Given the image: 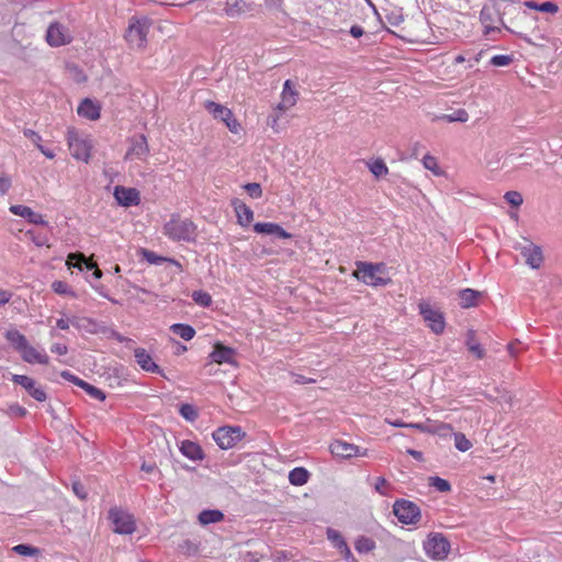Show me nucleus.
I'll use <instances>...</instances> for the list:
<instances>
[{"label":"nucleus","mask_w":562,"mask_h":562,"mask_svg":"<svg viewBox=\"0 0 562 562\" xmlns=\"http://www.w3.org/2000/svg\"><path fill=\"white\" fill-rule=\"evenodd\" d=\"M244 189L254 199H259L262 195L261 186L257 182L247 183L244 186Z\"/></svg>","instance_id":"obj_45"},{"label":"nucleus","mask_w":562,"mask_h":562,"mask_svg":"<svg viewBox=\"0 0 562 562\" xmlns=\"http://www.w3.org/2000/svg\"><path fill=\"white\" fill-rule=\"evenodd\" d=\"M86 262L89 260L81 252H71L68 255L67 265L69 267L78 268L79 270L86 269Z\"/></svg>","instance_id":"obj_34"},{"label":"nucleus","mask_w":562,"mask_h":562,"mask_svg":"<svg viewBox=\"0 0 562 562\" xmlns=\"http://www.w3.org/2000/svg\"><path fill=\"white\" fill-rule=\"evenodd\" d=\"M170 330L181 337L184 340H191L195 335V329L188 324H173L170 326Z\"/></svg>","instance_id":"obj_32"},{"label":"nucleus","mask_w":562,"mask_h":562,"mask_svg":"<svg viewBox=\"0 0 562 562\" xmlns=\"http://www.w3.org/2000/svg\"><path fill=\"white\" fill-rule=\"evenodd\" d=\"M109 518L113 524V531L120 535H131L135 531L134 517L127 512L120 508H111Z\"/></svg>","instance_id":"obj_5"},{"label":"nucleus","mask_w":562,"mask_h":562,"mask_svg":"<svg viewBox=\"0 0 562 562\" xmlns=\"http://www.w3.org/2000/svg\"><path fill=\"white\" fill-rule=\"evenodd\" d=\"M60 376L69 382H72L74 384L78 385L80 389H83L91 397L99 400V401L105 400V393L102 390L79 379L78 376L74 375L69 371H61Z\"/></svg>","instance_id":"obj_16"},{"label":"nucleus","mask_w":562,"mask_h":562,"mask_svg":"<svg viewBox=\"0 0 562 562\" xmlns=\"http://www.w3.org/2000/svg\"><path fill=\"white\" fill-rule=\"evenodd\" d=\"M27 235L31 236L32 238V241L38 246V247H42V246H46L47 245V238L45 236H42V235H34L33 231H27L26 233Z\"/></svg>","instance_id":"obj_55"},{"label":"nucleus","mask_w":562,"mask_h":562,"mask_svg":"<svg viewBox=\"0 0 562 562\" xmlns=\"http://www.w3.org/2000/svg\"><path fill=\"white\" fill-rule=\"evenodd\" d=\"M165 234L173 240L194 241L196 226L191 220H182L179 216L172 217L165 224Z\"/></svg>","instance_id":"obj_1"},{"label":"nucleus","mask_w":562,"mask_h":562,"mask_svg":"<svg viewBox=\"0 0 562 562\" xmlns=\"http://www.w3.org/2000/svg\"><path fill=\"white\" fill-rule=\"evenodd\" d=\"M424 549L428 557L434 560H442L447 557L450 550L448 539L441 533H431L424 543Z\"/></svg>","instance_id":"obj_6"},{"label":"nucleus","mask_w":562,"mask_h":562,"mask_svg":"<svg viewBox=\"0 0 562 562\" xmlns=\"http://www.w3.org/2000/svg\"><path fill=\"white\" fill-rule=\"evenodd\" d=\"M68 351L67 347L65 345L55 344L52 346V352H55L57 355H66Z\"/></svg>","instance_id":"obj_62"},{"label":"nucleus","mask_w":562,"mask_h":562,"mask_svg":"<svg viewBox=\"0 0 562 562\" xmlns=\"http://www.w3.org/2000/svg\"><path fill=\"white\" fill-rule=\"evenodd\" d=\"M525 5L527 8H530V9L537 10V11H541V12H547V13H557L559 10L558 5L552 1H546L542 3L527 1V2H525Z\"/></svg>","instance_id":"obj_33"},{"label":"nucleus","mask_w":562,"mask_h":562,"mask_svg":"<svg viewBox=\"0 0 562 562\" xmlns=\"http://www.w3.org/2000/svg\"><path fill=\"white\" fill-rule=\"evenodd\" d=\"M447 122H461L464 123L469 120V114L465 110L459 109L453 114H446L441 117Z\"/></svg>","instance_id":"obj_43"},{"label":"nucleus","mask_w":562,"mask_h":562,"mask_svg":"<svg viewBox=\"0 0 562 562\" xmlns=\"http://www.w3.org/2000/svg\"><path fill=\"white\" fill-rule=\"evenodd\" d=\"M180 451L183 456L193 461H201L204 459L202 448L191 440H183L180 445Z\"/></svg>","instance_id":"obj_23"},{"label":"nucleus","mask_w":562,"mask_h":562,"mask_svg":"<svg viewBox=\"0 0 562 562\" xmlns=\"http://www.w3.org/2000/svg\"><path fill=\"white\" fill-rule=\"evenodd\" d=\"M205 109L213 115L214 119L224 122L232 133L238 132L240 124L234 117L233 112L228 108L213 101H206Z\"/></svg>","instance_id":"obj_9"},{"label":"nucleus","mask_w":562,"mask_h":562,"mask_svg":"<svg viewBox=\"0 0 562 562\" xmlns=\"http://www.w3.org/2000/svg\"><path fill=\"white\" fill-rule=\"evenodd\" d=\"M69 324H71L72 326L80 327V319L79 318H72V319L59 318L56 322L57 327L63 330L68 329Z\"/></svg>","instance_id":"obj_51"},{"label":"nucleus","mask_w":562,"mask_h":562,"mask_svg":"<svg viewBox=\"0 0 562 562\" xmlns=\"http://www.w3.org/2000/svg\"><path fill=\"white\" fill-rule=\"evenodd\" d=\"M423 164L426 169L431 170L435 175L440 173V169L435 157L426 155L423 159Z\"/></svg>","instance_id":"obj_47"},{"label":"nucleus","mask_w":562,"mask_h":562,"mask_svg":"<svg viewBox=\"0 0 562 562\" xmlns=\"http://www.w3.org/2000/svg\"><path fill=\"white\" fill-rule=\"evenodd\" d=\"M68 146L69 150L78 160L88 161L90 158L91 144L90 140L80 138L78 133L74 130L68 131Z\"/></svg>","instance_id":"obj_10"},{"label":"nucleus","mask_w":562,"mask_h":562,"mask_svg":"<svg viewBox=\"0 0 562 562\" xmlns=\"http://www.w3.org/2000/svg\"><path fill=\"white\" fill-rule=\"evenodd\" d=\"M245 5V2L243 0H237L233 4H227L225 8V12L228 16H236L241 12L243 7Z\"/></svg>","instance_id":"obj_46"},{"label":"nucleus","mask_w":562,"mask_h":562,"mask_svg":"<svg viewBox=\"0 0 562 562\" xmlns=\"http://www.w3.org/2000/svg\"><path fill=\"white\" fill-rule=\"evenodd\" d=\"M86 269L92 270V277L97 280L102 277V271L98 268L97 263L93 261L86 262Z\"/></svg>","instance_id":"obj_58"},{"label":"nucleus","mask_w":562,"mask_h":562,"mask_svg":"<svg viewBox=\"0 0 562 562\" xmlns=\"http://www.w3.org/2000/svg\"><path fill=\"white\" fill-rule=\"evenodd\" d=\"M495 10L488 5H484L480 12V20L482 24L485 26V34H488L494 31H499L498 27L492 26V23L495 21Z\"/></svg>","instance_id":"obj_27"},{"label":"nucleus","mask_w":562,"mask_h":562,"mask_svg":"<svg viewBox=\"0 0 562 562\" xmlns=\"http://www.w3.org/2000/svg\"><path fill=\"white\" fill-rule=\"evenodd\" d=\"M452 431V427L449 424H439L434 426V434H438L440 436H446Z\"/></svg>","instance_id":"obj_57"},{"label":"nucleus","mask_w":562,"mask_h":562,"mask_svg":"<svg viewBox=\"0 0 562 562\" xmlns=\"http://www.w3.org/2000/svg\"><path fill=\"white\" fill-rule=\"evenodd\" d=\"M12 381L15 384L21 385L34 400L38 402L46 401V392L42 387L36 386V382L32 378L27 375L14 374L12 376Z\"/></svg>","instance_id":"obj_12"},{"label":"nucleus","mask_w":562,"mask_h":562,"mask_svg":"<svg viewBox=\"0 0 562 562\" xmlns=\"http://www.w3.org/2000/svg\"><path fill=\"white\" fill-rule=\"evenodd\" d=\"M271 235L278 237V238H282V239H285V238H291L292 235L290 233H288L286 231H284L279 224L274 223L273 224V228L271 231Z\"/></svg>","instance_id":"obj_53"},{"label":"nucleus","mask_w":562,"mask_h":562,"mask_svg":"<svg viewBox=\"0 0 562 562\" xmlns=\"http://www.w3.org/2000/svg\"><path fill=\"white\" fill-rule=\"evenodd\" d=\"M72 491L80 499H85L87 497L86 488L80 482L72 483Z\"/></svg>","instance_id":"obj_56"},{"label":"nucleus","mask_w":562,"mask_h":562,"mask_svg":"<svg viewBox=\"0 0 562 562\" xmlns=\"http://www.w3.org/2000/svg\"><path fill=\"white\" fill-rule=\"evenodd\" d=\"M179 413L184 419L189 422H194L199 416L198 411L193 405L190 404H182L179 408Z\"/></svg>","instance_id":"obj_41"},{"label":"nucleus","mask_w":562,"mask_h":562,"mask_svg":"<svg viewBox=\"0 0 562 562\" xmlns=\"http://www.w3.org/2000/svg\"><path fill=\"white\" fill-rule=\"evenodd\" d=\"M326 535L328 540H330L333 546L338 550L345 548V546L347 544L340 532L333 528H327Z\"/></svg>","instance_id":"obj_39"},{"label":"nucleus","mask_w":562,"mask_h":562,"mask_svg":"<svg viewBox=\"0 0 562 562\" xmlns=\"http://www.w3.org/2000/svg\"><path fill=\"white\" fill-rule=\"evenodd\" d=\"M522 239L524 243H517L514 248L520 252L527 266L531 269H540L544 261L542 248L528 238Z\"/></svg>","instance_id":"obj_3"},{"label":"nucleus","mask_w":562,"mask_h":562,"mask_svg":"<svg viewBox=\"0 0 562 562\" xmlns=\"http://www.w3.org/2000/svg\"><path fill=\"white\" fill-rule=\"evenodd\" d=\"M339 551L347 562H350L352 559H355L348 544H346L345 548L339 549Z\"/></svg>","instance_id":"obj_63"},{"label":"nucleus","mask_w":562,"mask_h":562,"mask_svg":"<svg viewBox=\"0 0 562 562\" xmlns=\"http://www.w3.org/2000/svg\"><path fill=\"white\" fill-rule=\"evenodd\" d=\"M329 449L333 456L340 457L342 459H348L353 456H366L368 451L367 449L361 451L358 446L348 443L342 440H335L330 445Z\"/></svg>","instance_id":"obj_15"},{"label":"nucleus","mask_w":562,"mask_h":562,"mask_svg":"<svg viewBox=\"0 0 562 562\" xmlns=\"http://www.w3.org/2000/svg\"><path fill=\"white\" fill-rule=\"evenodd\" d=\"M4 337L18 352H21L29 345L26 337L18 329L7 330Z\"/></svg>","instance_id":"obj_26"},{"label":"nucleus","mask_w":562,"mask_h":562,"mask_svg":"<svg viewBox=\"0 0 562 562\" xmlns=\"http://www.w3.org/2000/svg\"><path fill=\"white\" fill-rule=\"evenodd\" d=\"M387 484V481L384 477H379L375 483V491L381 495H386L385 491H383V486Z\"/></svg>","instance_id":"obj_61"},{"label":"nucleus","mask_w":562,"mask_h":562,"mask_svg":"<svg viewBox=\"0 0 562 562\" xmlns=\"http://www.w3.org/2000/svg\"><path fill=\"white\" fill-rule=\"evenodd\" d=\"M239 426H223L213 432V439L221 449H229L245 437Z\"/></svg>","instance_id":"obj_4"},{"label":"nucleus","mask_w":562,"mask_h":562,"mask_svg":"<svg viewBox=\"0 0 562 562\" xmlns=\"http://www.w3.org/2000/svg\"><path fill=\"white\" fill-rule=\"evenodd\" d=\"M273 224L274 223H256L254 225V231L257 233V234H263V235H271V231L273 228Z\"/></svg>","instance_id":"obj_50"},{"label":"nucleus","mask_w":562,"mask_h":562,"mask_svg":"<svg viewBox=\"0 0 562 562\" xmlns=\"http://www.w3.org/2000/svg\"><path fill=\"white\" fill-rule=\"evenodd\" d=\"M10 412H11L12 415L18 416V417H23L27 413V411L24 407H22V406H20L18 404L11 405L10 406Z\"/></svg>","instance_id":"obj_60"},{"label":"nucleus","mask_w":562,"mask_h":562,"mask_svg":"<svg viewBox=\"0 0 562 562\" xmlns=\"http://www.w3.org/2000/svg\"><path fill=\"white\" fill-rule=\"evenodd\" d=\"M349 32L356 38L362 36L364 33L363 29L359 25H352Z\"/></svg>","instance_id":"obj_64"},{"label":"nucleus","mask_w":562,"mask_h":562,"mask_svg":"<svg viewBox=\"0 0 562 562\" xmlns=\"http://www.w3.org/2000/svg\"><path fill=\"white\" fill-rule=\"evenodd\" d=\"M297 100V92L293 88V83L291 80H286L283 85V91H282V100L278 104L277 109L279 111H285L293 105H295Z\"/></svg>","instance_id":"obj_22"},{"label":"nucleus","mask_w":562,"mask_h":562,"mask_svg":"<svg viewBox=\"0 0 562 562\" xmlns=\"http://www.w3.org/2000/svg\"><path fill=\"white\" fill-rule=\"evenodd\" d=\"M11 188V179L7 176L0 177V194H5Z\"/></svg>","instance_id":"obj_59"},{"label":"nucleus","mask_w":562,"mask_h":562,"mask_svg":"<svg viewBox=\"0 0 562 562\" xmlns=\"http://www.w3.org/2000/svg\"><path fill=\"white\" fill-rule=\"evenodd\" d=\"M418 307L420 315L423 316L424 321L428 323L430 329L437 335L443 333L446 324L442 313L434 310L426 302H420Z\"/></svg>","instance_id":"obj_11"},{"label":"nucleus","mask_w":562,"mask_h":562,"mask_svg":"<svg viewBox=\"0 0 562 562\" xmlns=\"http://www.w3.org/2000/svg\"><path fill=\"white\" fill-rule=\"evenodd\" d=\"M355 548L359 553H368L375 548V542L371 538L360 536L356 540Z\"/></svg>","instance_id":"obj_35"},{"label":"nucleus","mask_w":562,"mask_h":562,"mask_svg":"<svg viewBox=\"0 0 562 562\" xmlns=\"http://www.w3.org/2000/svg\"><path fill=\"white\" fill-rule=\"evenodd\" d=\"M149 153L147 138L145 135H135L131 138V146L124 157L125 160L134 158L144 159Z\"/></svg>","instance_id":"obj_13"},{"label":"nucleus","mask_w":562,"mask_h":562,"mask_svg":"<svg viewBox=\"0 0 562 562\" xmlns=\"http://www.w3.org/2000/svg\"><path fill=\"white\" fill-rule=\"evenodd\" d=\"M9 210L12 214L26 218L31 224L48 226V222L45 221L41 214L35 213L29 206L16 204L11 205Z\"/></svg>","instance_id":"obj_19"},{"label":"nucleus","mask_w":562,"mask_h":562,"mask_svg":"<svg viewBox=\"0 0 562 562\" xmlns=\"http://www.w3.org/2000/svg\"><path fill=\"white\" fill-rule=\"evenodd\" d=\"M150 23L147 19L144 20H135L130 23V26L126 31L125 38L127 42L137 48L144 47L147 41V33L149 30Z\"/></svg>","instance_id":"obj_7"},{"label":"nucleus","mask_w":562,"mask_h":562,"mask_svg":"<svg viewBox=\"0 0 562 562\" xmlns=\"http://www.w3.org/2000/svg\"><path fill=\"white\" fill-rule=\"evenodd\" d=\"M358 280L372 286H384L391 282L390 278H382L373 271L372 263L359 261L352 273Z\"/></svg>","instance_id":"obj_8"},{"label":"nucleus","mask_w":562,"mask_h":562,"mask_svg":"<svg viewBox=\"0 0 562 562\" xmlns=\"http://www.w3.org/2000/svg\"><path fill=\"white\" fill-rule=\"evenodd\" d=\"M114 198L122 206H132L139 203V192L134 188L117 186L114 189Z\"/></svg>","instance_id":"obj_17"},{"label":"nucleus","mask_w":562,"mask_h":562,"mask_svg":"<svg viewBox=\"0 0 562 562\" xmlns=\"http://www.w3.org/2000/svg\"><path fill=\"white\" fill-rule=\"evenodd\" d=\"M134 356L137 364L143 370L164 375L162 370L153 361L151 356L144 348L135 349Z\"/></svg>","instance_id":"obj_20"},{"label":"nucleus","mask_w":562,"mask_h":562,"mask_svg":"<svg viewBox=\"0 0 562 562\" xmlns=\"http://www.w3.org/2000/svg\"><path fill=\"white\" fill-rule=\"evenodd\" d=\"M52 288H53L54 292H56L58 294H68V293L72 294V292L69 290L68 284L64 281H54L52 284Z\"/></svg>","instance_id":"obj_52"},{"label":"nucleus","mask_w":562,"mask_h":562,"mask_svg":"<svg viewBox=\"0 0 562 562\" xmlns=\"http://www.w3.org/2000/svg\"><path fill=\"white\" fill-rule=\"evenodd\" d=\"M235 355V349L221 342H216L213 347V351L210 353V358L213 362L218 364L229 363L236 366V361L234 359Z\"/></svg>","instance_id":"obj_18"},{"label":"nucleus","mask_w":562,"mask_h":562,"mask_svg":"<svg viewBox=\"0 0 562 562\" xmlns=\"http://www.w3.org/2000/svg\"><path fill=\"white\" fill-rule=\"evenodd\" d=\"M453 437H454V446L459 451L465 452L472 447L471 441L465 437L464 434L453 432Z\"/></svg>","instance_id":"obj_40"},{"label":"nucleus","mask_w":562,"mask_h":562,"mask_svg":"<svg viewBox=\"0 0 562 562\" xmlns=\"http://www.w3.org/2000/svg\"><path fill=\"white\" fill-rule=\"evenodd\" d=\"M191 297L195 304L203 307H209L212 304L211 295L202 290L193 291Z\"/></svg>","instance_id":"obj_36"},{"label":"nucleus","mask_w":562,"mask_h":562,"mask_svg":"<svg viewBox=\"0 0 562 562\" xmlns=\"http://www.w3.org/2000/svg\"><path fill=\"white\" fill-rule=\"evenodd\" d=\"M23 134L25 137L30 138L36 147L41 145L42 137L35 131L25 128Z\"/></svg>","instance_id":"obj_54"},{"label":"nucleus","mask_w":562,"mask_h":562,"mask_svg":"<svg viewBox=\"0 0 562 562\" xmlns=\"http://www.w3.org/2000/svg\"><path fill=\"white\" fill-rule=\"evenodd\" d=\"M429 481H430L429 485L435 487L439 492L445 493V492H449L451 490L450 483L445 479H441L439 476H431L429 479Z\"/></svg>","instance_id":"obj_42"},{"label":"nucleus","mask_w":562,"mask_h":562,"mask_svg":"<svg viewBox=\"0 0 562 562\" xmlns=\"http://www.w3.org/2000/svg\"><path fill=\"white\" fill-rule=\"evenodd\" d=\"M46 41L50 46L58 47L70 42L66 27L58 23H52L46 32Z\"/></svg>","instance_id":"obj_14"},{"label":"nucleus","mask_w":562,"mask_h":562,"mask_svg":"<svg viewBox=\"0 0 562 562\" xmlns=\"http://www.w3.org/2000/svg\"><path fill=\"white\" fill-rule=\"evenodd\" d=\"M393 514L404 525H416L420 518V508L412 501L396 499L393 504Z\"/></svg>","instance_id":"obj_2"},{"label":"nucleus","mask_w":562,"mask_h":562,"mask_svg":"<svg viewBox=\"0 0 562 562\" xmlns=\"http://www.w3.org/2000/svg\"><path fill=\"white\" fill-rule=\"evenodd\" d=\"M77 112L80 116L89 120H97L100 116V108L90 99H85Z\"/></svg>","instance_id":"obj_25"},{"label":"nucleus","mask_w":562,"mask_h":562,"mask_svg":"<svg viewBox=\"0 0 562 562\" xmlns=\"http://www.w3.org/2000/svg\"><path fill=\"white\" fill-rule=\"evenodd\" d=\"M504 199L514 207L520 206L524 202L522 195L518 191H507Z\"/></svg>","instance_id":"obj_44"},{"label":"nucleus","mask_w":562,"mask_h":562,"mask_svg":"<svg viewBox=\"0 0 562 562\" xmlns=\"http://www.w3.org/2000/svg\"><path fill=\"white\" fill-rule=\"evenodd\" d=\"M482 295L481 292L473 289H464L460 291L461 306L469 308L476 305L477 299Z\"/></svg>","instance_id":"obj_31"},{"label":"nucleus","mask_w":562,"mask_h":562,"mask_svg":"<svg viewBox=\"0 0 562 562\" xmlns=\"http://www.w3.org/2000/svg\"><path fill=\"white\" fill-rule=\"evenodd\" d=\"M142 254H143V257L146 259V261L149 263L157 265V263H160V262L167 260L166 258L160 257L157 254H155L154 251H150L147 249H142Z\"/></svg>","instance_id":"obj_49"},{"label":"nucleus","mask_w":562,"mask_h":562,"mask_svg":"<svg viewBox=\"0 0 562 562\" xmlns=\"http://www.w3.org/2000/svg\"><path fill=\"white\" fill-rule=\"evenodd\" d=\"M12 551L23 557H33L40 554V549L27 543H20L12 548Z\"/></svg>","instance_id":"obj_37"},{"label":"nucleus","mask_w":562,"mask_h":562,"mask_svg":"<svg viewBox=\"0 0 562 562\" xmlns=\"http://www.w3.org/2000/svg\"><path fill=\"white\" fill-rule=\"evenodd\" d=\"M232 205L235 210L238 224L243 227L248 226L254 220L252 210L239 199L232 200Z\"/></svg>","instance_id":"obj_21"},{"label":"nucleus","mask_w":562,"mask_h":562,"mask_svg":"<svg viewBox=\"0 0 562 562\" xmlns=\"http://www.w3.org/2000/svg\"><path fill=\"white\" fill-rule=\"evenodd\" d=\"M22 359L27 363H41V364H47L48 363V357L46 353H42L37 351L34 347H32L30 344L20 352Z\"/></svg>","instance_id":"obj_24"},{"label":"nucleus","mask_w":562,"mask_h":562,"mask_svg":"<svg viewBox=\"0 0 562 562\" xmlns=\"http://www.w3.org/2000/svg\"><path fill=\"white\" fill-rule=\"evenodd\" d=\"M513 61L512 56L509 55H495L491 58V65L495 67L507 66Z\"/></svg>","instance_id":"obj_48"},{"label":"nucleus","mask_w":562,"mask_h":562,"mask_svg":"<svg viewBox=\"0 0 562 562\" xmlns=\"http://www.w3.org/2000/svg\"><path fill=\"white\" fill-rule=\"evenodd\" d=\"M223 519L224 514L218 509H204L198 516L199 522L203 526L215 524Z\"/></svg>","instance_id":"obj_29"},{"label":"nucleus","mask_w":562,"mask_h":562,"mask_svg":"<svg viewBox=\"0 0 562 562\" xmlns=\"http://www.w3.org/2000/svg\"><path fill=\"white\" fill-rule=\"evenodd\" d=\"M310 479V472L305 468H294L289 473V481L292 485L302 486L307 483Z\"/></svg>","instance_id":"obj_30"},{"label":"nucleus","mask_w":562,"mask_h":562,"mask_svg":"<svg viewBox=\"0 0 562 562\" xmlns=\"http://www.w3.org/2000/svg\"><path fill=\"white\" fill-rule=\"evenodd\" d=\"M368 167L376 178L385 176L389 171L385 162L382 159H375L374 161L369 162Z\"/></svg>","instance_id":"obj_38"},{"label":"nucleus","mask_w":562,"mask_h":562,"mask_svg":"<svg viewBox=\"0 0 562 562\" xmlns=\"http://www.w3.org/2000/svg\"><path fill=\"white\" fill-rule=\"evenodd\" d=\"M465 346L468 350L473 353L477 359L485 357V350L480 342L475 340V330L469 329L467 333Z\"/></svg>","instance_id":"obj_28"}]
</instances>
